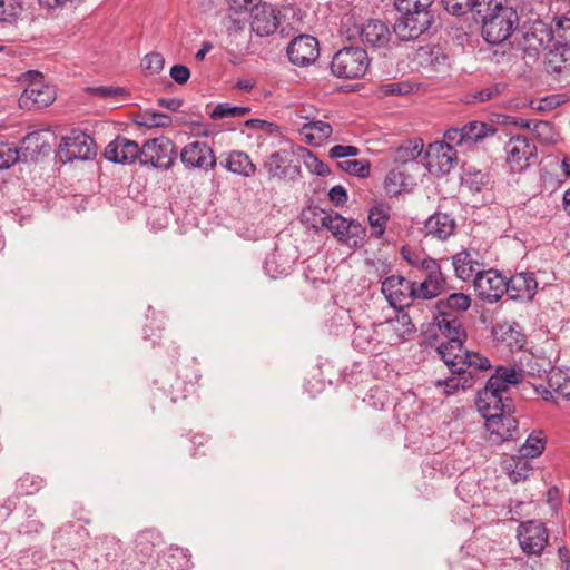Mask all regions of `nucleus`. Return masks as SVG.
I'll use <instances>...</instances> for the list:
<instances>
[{"label":"nucleus","instance_id":"nucleus-46","mask_svg":"<svg viewBox=\"0 0 570 570\" xmlns=\"http://www.w3.org/2000/svg\"><path fill=\"white\" fill-rule=\"evenodd\" d=\"M302 159L304 166L312 173L317 176H327L331 173L330 167L320 160L312 151L302 148Z\"/></svg>","mask_w":570,"mask_h":570},{"label":"nucleus","instance_id":"nucleus-52","mask_svg":"<svg viewBox=\"0 0 570 570\" xmlns=\"http://www.w3.org/2000/svg\"><path fill=\"white\" fill-rule=\"evenodd\" d=\"M434 0H395V7L399 12H410L414 10L432 11L431 7Z\"/></svg>","mask_w":570,"mask_h":570},{"label":"nucleus","instance_id":"nucleus-11","mask_svg":"<svg viewBox=\"0 0 570 570\" xmlns=\"http://www.w3.org/2000/svg\"><path fill=\"white\" fill-rule=\"evenodd\" d=\"M507 160L512 170H522L537 159V147L525 136H514L505 145Z\"/></svg>","mask_w":570,"mask_h":570},{"label":"nucleus","instance_id":"nucleus-32","mask_svg":"<svg viewBox=\"0 0 570 570\" xmlns=\"http://www.w3.org/2000/svg\"><path fill=\"white\" fill-rule=\"evenodd\" d=\"M474 383V376L472 371L464 368L461 373H452V376L438 380L435 382L436 387L444 389V394L450 395L456 392L459 389H469Z\"/></svg>","mask_w":570,"mask_h":570},{"label":"nucleus","instance_id":"nucleus-64","mask_svg":"<svg viewBox=\"0 0 570 570\" xmlns=\"http://www.w3.org/2000/svg\"><path fill=\"white\" fill-rule=\"evenodd\" d=\"M158 105L165 109L177 111L181 107V100L176 98H161L158 100Z\"/></svg>","mask_w":570,"mask_h":570},{"label":"nucleus","instance_id":"nucleus-26","mask_svg":"<svg viewBox=\"0 0 570 570\" xmlns=\"http://www.w3.org/2000/svg\"><path fill=\"white\" fill-rule=\"evenodd\" d=\"M220 164L228 171L244 177H250L256 171V166L244 151L233 150L226 155H222Z\"/></svg>","mask_w":570,"mask_h":570},{"label":"nucleus","instance_id":"nucleus-42","mask_svg":"<svg viewBox=\"0 0 570 570\" xmlns=\"http://www.w3.org/2000/svg\"><path fill=\"white\" fill-rule=\"evenodd\" d=\"M337 166L343 171L360 178H366L370 176L371 163L365 159H343L337 163Z\"/></svg>","mask_w":570,"mask_h":570},{"label":"nucleus","instance_id":"nucleus-22","mask_svg":"<svg viewBox=\"0 0 570 570\" xmlns=\"http://www.w3.org/2000/svg\"><path fill=\"white\" fill-rule=\"evenodd\" d=\"M391 344L409 340L415 333V326L407 313L400 312L394 318L381 324Z\"/></svg>","mask_w":570,"mask_h":570},{"label":"nucleus","instance_id":"nucleus-7","mask_svg":"<svg viewBox=\"0 0 570 570\" xmlns=\"http://www.w3.org/2000/svg\"><path fill=\"white\" fill-rule=\"evenodd\" d=\"M176 148L166 137L149 139L142 145L141 165H151L156 168L168 169L175 160Z\"/></svg>","mask_w":570,"mask_h":570},{"label":"nucleus","instance_id":"nucleus-34","mask_svg":"<svg viewBox=\"0 0 570 570\" xmlns=\"http://www.w3.org/2000/svg\"><path fill=\"white\" fill-rule=\"evenodd\" d=\"M332 126L328 122L316 120L303 125L301 134L308 144L321 145L332 135Z\"/></svg>","mask_w":570,"mask_h":570},{"label":"nucleus","instance_id":"nucleus-49","mask_svg":"<svg viewBox=\"0 0 570 570\" xmlns=\"http://www.w3.org/2000/svg\"><path fill=\"white\" fill-rule=\"evenodd\" d=\"M364 236V227L358 222L352 219L348 220V225H346L343 243L351 247H357L362 244Z\"/></svg>","mask_w":570,"mask_h":570},{"label":"nucleus","instance_id":"nucleus-1","mask_svg":"<svg viewBox=\"0 0 570 570\" xmlns=\"http://www.w3.org/2000/svg\"><path fill=\"white\" fill-rule=\"evenodd\" d=\"M523 380L522 371L514 367L498 366L488 380L484 389L478 393L475 405L484 419L500 412H511L512 400L508 395L511 385Z\"/></svg>","mask_w":570,"mask_h":570},{"label":"nucleus","instance_id":"nucleus-24","mask_svg":"<svg viewBox=\"0 0 570 570\" xmlns=\"http://www.w3.org/2000/svg\"><path fill=\"white\" fill-rule=\"evenodd\" d=\"M538 282L532 273H518L507 281V293L513 299H532Z\"/></svg>","mask_w":570,"mask_h":570},{"label":"nucleus","instance_id":"nucleus-29","mask_svg":"<svg viewBox=\"0 0 570 570\" xmlns=\"http://www.w3.org/2000/svg\"><path fill=\"white\" fill-rule=\"evenodd\" d=\"M161 542L160 534L155 531H144L136 540V553L141 563H153L156 560L155 548Z\"/></svg>","mask_w":570,"mask_h":570},{"label":"nucleus","instance_id":"nucleus-17","mask_svg":"<svg viewBox=\"0 0 570 570\" xmlns=\"http://www.w3.org/2000/svg\"><path fill=\"white\" fill-rule=\"evenodd\" d=\"M180 159L186 166L193 168L210 169L216 165L214 151L203 141L186 145L180 153Z\"/></svg>","mask_w":570,"mask_h":570},{"label":"nucleus","instance_id":"nucleus-20","mask_svg":"<svg viewBox=\"0 0 570 570\" xmlns=\"http://www.w3.org/2000/svg\"><path fill=\"white\" fill-rule=\"evenodd\" d=\"M361 40L364 45L373 48H385L391 40L389 27L381 20H368L358 30Z\"/></svg>","mask_w":570,"mask_h":570},{"label":"nucleus","instance_id":"nucleus-39","mask_svg":"<svg viewBox=\"0 0 570 570\" xmlns=\"http://www.w3.org/2000/svg\"><path fill=\"white\" fill-rule=\"evenodd\" d=\"M462 128L466 146L473 145L476 141L494 132V129L491 126H488L487 124L480 121H471L468 125L463 126Z\"/></svg>","mask_w":570,"mask_h":570},{"label":"nucleus","instance_id":"nucleus-43","mask_svg":"<svg viewBox=\"0 0 570 570\" xmlns=\"http://www.w3.org/2000/svg\"><path fill=\"white\" fill-rule=\"evenodd\" d=\"M285 163V151H275L265 159L263 166L271 177L282 178L286 174Z\"/></svg>","mask_w":570,"mask_h":570},{"label":"nucleus","instance_id":"nucleus-38","mask_svg":"<svg viewBox=\"0 0 570 570\" xmlns=\"http://www.w3.org/2000/svg\"><path fill=\"white\" fill-rule=\"evenodd\" d=\"M435 153L436 166L442 173H449L454 159L456 158V151L452 148L444 146L440 142L430 145L429 155Z\"/></svg>","mask_w":570,"mask_h":570},{"label":"nucleus","instance_id":"nucleus-37","mask_svg":"<svg viewBox=\"0 0 570 570\" xmlns=\"http://www.w3.org/2000/svg\"><path fill=\"white\" fill-rule=\"evenodd\" d=\"M546 448V440L541 431L532 432L519 449V454L524 458H538L542 454Z\"/></svg>","mask_w":570,"mask_h":570},{"label":"nucleus","instance_id":"nucleus-54","mask_svg":"<svg viewBox=\"0 0 570 570\" xmlns=\"http://www.w3.org/2000/svg\"><path fill=\"white\" fill-rule=\"evenodd\" d=\"M505 89V86L502 83H495L490 87H487L473 95V100H470L471 102H484L490 101L499 97L503 90Z\"/></svg>","mask_w":570,"mask_h":570},{"label":"nucleus","instance_id":"nucleus-61","mask_svg":"<svg viewBox=\"0 0 570 570\" xmlns=\"http://www.w3.org/2000/svg\"><path fill=\"white\" fill-rule=\"evenodd\" d=\"M330 200L335 205H344L347 202V193L341 185H336L328 191Z\"/></svg>","mask_w":570,"mask_h":570},{"label":"nucleus","instance_id":"nucleus-3","mask_svg":"<svg viewBox=\"0 0 570 570\" xmlns=\"http://www.w3.org/2000/svg\"><path fill=\"white\" fill-rule=\"evenodd\" d=\"M436 352L451 373H461L464 368L483 371L491 366L487 357L479 353L464 351L462 341L459 340L442 342Z\"/></svg>","mask_w":570,"mask_h":570},{"label":"nucleus","instance_id":"nucleus-15","mask_svg":"<svg viewBox=\"0 0 570 570\" xmlns=\"http://www.w3.org/2000/svg\"><path fill=\"white\" fill-rule=\"evenodd\" d=\"M318 55V41L308 35H301L294 38L287 47L289 61L299 67L313 63Z\"/></svg>","mask_w":570,"mask_h":570},{"label":"nucleus","instance_id":"nucleus-30","mask_svg":"<svg viewBox=\"0 0 570 570\" xmlns=\"http://www.w3.org/2000/svg\"><path fill=\"white\" fill-rule=\"evenodd\" d=\"M435 323L441 333L448 338V341L459 340L462 341L464 331L461 322L458 317L448 311H441L435 316Z\"/></svg>","mask_w":570,"mask_h":570},{"label":"nucleus","instance_id":"nucleus-48","mask_svg":"<svg viewBox=\"0 0 570 570\" xmlns=\"http://www.w3.org/2000/svg\"><path fill=\"white\" fill-rule=\"evenodd\" d=\"M374 340V330L368 327H356L353 333L352 343L361 352L371 351Z\"/></svg>","mask_w":570,"mask_h":570},{"label":"nucleus","instance_id":"nucleus-45","mask_svg":"<svg viewBox=\"0 0 570 570\" xmlns=\"http://www.w3.org/2000/svg\"><path fill=\"white\" fill-rule=\"evenodd\" d=\"M248 107L230 106L229 104H218L210 112L213 120L223 118H237L249 114Z\"/></svg>","mask_w":570,"mask_h":570},{"label":"nucleus","instance_id":"nucleus-55","mask_svg":"<svg viewBox=\"0 0 570 570\" xmlns=\"http://www.w3.org/2000/svg\"><path fill=\"white\" fill-rule=\"evenodd\" d=\"M441 144L452 148L453 150L456 146L466 145L463 128H451L446 130L444 134V140Z\"/></svg>","mask_w":570,"mask_h":570},{"label":"nucleus","instance_id":"nucleus-62","mask_svg":"<svg viewBox=\"0 0 570 570\" xmlns=\"http://www.w3.org/2000/svg\"><path fill=\"white\" fill-rule=\"evenodd\" d=\"M534 131L538 136L543 137L547 140H551L552 126L548 121H539L534 125Z\"/></svg>","mask_w":570,"mask_h":570},{"label":"nucleus","instance_id":"nucleus-36","mask_svg":"<svg viewBox=\"0 0 570 570\" xmlns=\"http://www.w3.org/2000/svg\"><path fill=\"white\" fill-rule=\"evenodd\" d=\"M548 386L560 397L570 399V372L552 370L548 377Z\"/></svg>","mask_w":570,"mask_h":570},{"label":"nucleus","instance_id":"nucleus-63","mask_svg":"<svg viewBox=\"0 0 570 570\" xmlns=\"http://www.w3.org/2000/svg\"><path fill=\"white\" fill-rule=\"evenodd\" d=\"M407 85L405 83H387L382 87L385 95H401L407 92Z\"/></svg>","mask_w":570,"mask_h":570},{"label":"nucleus","instance_id":"nucleus-28","mask_svg":"<svg viewBox=\"0 0 570 570\" xmlns=\"http://www.w3.org/2000/svg\"><path fill=\"white\" fill-rule=\"evenodd\" d=\"M494 338L507 345L511 351L521 350L525 337L517 323L503 322L493 328Z\"/></svg>","mask_w":570,"mask_h":570},{"label":"nucleus","instance_id":"nucleus-23","mask_svg":"<svg viewBox=\"0 0 570 570\" xmlns=\"http://www.w3.org/2000/svg\"><path fill=\"white\" fill-rule=\"evenodd\" d=\"M423 274L425 277L419 285L414 282L415 299H431L440 295L445 285L440 265Z\"/></svg>","mask_w":570,"mask_h":570},{"label":"nucleus","instance_id":"nucleus-4","mask_svg":"<svg viewBox=\"0 0 570 570\" xmlns=\"http://www.w3.org/2000/svg\"><path fill=\"white\" fill-rule=\"evenodd\" d=\"M370 59L365 49L361 47H344L332 59L331 70L338 78L356 79L365 75Z\"/></svg>","mask_w":570,"mask_h":570},{"label":"nucleus","instance_id":"nucleus-53","mask_svg":"<svg viewBox=\"0 0 570 570\" xmlns=\"http://www.w3.org/2000/svg\"><path fill=\"white\" fill-rule=\"evenodd\" d=\"M90 91H91V94L99 96L101 98H105V99L112 98L116 100H120V99H125L127 96V91L125 88L114 87V86H109V87L100 86V87L91 88Z\"/></svg>","mask_w":570,"mask_h":570},{"label":"nucleus","instance_id":"nucleus-13","mask_svg":"<svg viewBox=\"0 0 570 570\" xmlns=\"http://www.w3.org/2000/svg\"><path fill=\"white\" fill-rule=\"evenodd\" d=\"M476 295L489 303L498 302L507 293V281L497 271H483L473 282Z\"/></svg>","mask_w":570,"mask_h":570},{"label":"nucleus","instance_id":"nucleus-50","mask_svg":"<svg viewBox=\"0 0 570 570\" xmlns=\"http://www.w3.org/2000/svg\"><path fill=\"white\" fill-rule=\"evenodd\" d=\"M21 155L17 147L9 142H0V170L8 169L21 161Z\"/></svg>","mask_w":570,"mask_h":570},{"label":"nucleus","instance_id":"nucleus-18","mask_svg":"<svg viewBox=\"0 0 570 570\" xmlns=\"http://www.w3.org/2000/svg\"><path fill=\"white\" fill-rule=\"evenodd\" d=\"M51 137L52 134L49 130H36L27 135L21 140V146L18 148L21 155V161H32L39 155L49 153L51 148Z\"/></svg>","mask_w":570,"mask_h":570},{"label":"nucleus","instance_id":"nucleus-9","mask_svg":"<svg viewBox=\"0 0 570 570\" xmlns=\"http://www.w3.org/2000/svg\"><path fill=\"white\" fill-rule=\"evenodd\" d=\"M381 291L390 305L395 308L409 306L415 299L414 282L400 275L386 277L382 282Z\"/></svg>","mask_w":570,"mask_h":570},{"label":"nucleus","instance_id":"nucleus-25","mask_svg":"<svg viewBox=\"0 0 570 570\" xmlns=\"http://www.w3.org/2000/svg\"><path fill=\"white\" fill-rule=\"evenodd\" d=\"M24 7L21 0H0V29L13 33L22 20Z\"/></svg>","mask_w":570,"mask_h":570},{"label":"nucleus","instance_id":"nucleus-58","mask_svg":"<svg viewBox=\"0 0 570 570\" xmlns=\"http://www.w3.org/2000/svg\"><path fill=\"white\" fill-rule=\"evenodd\" d=\"M543 8V3L540 1H534L533 3L531 1L522 2L520 7L521 16H524L528 22H534L539 20L540 17L538 9L542 10Z\"/></svg>","mask_w":570,"mask_h":570},{"label":"nucleus","instance_id":"nucleus-59","mask_svg":"<svg viewBox=\"0 0 570 570\" xmlns=\"http://www.w3.org/2000/svg\"><path fill=\"white\" fill-rule=\"evenodd\" d=\"M403 183V175L400 171L391 170L385 177V189L389 194L396 195L400 193V186Z\"/></svg>","mask_w":570,"mask_h":570},{"label":"nucleus","instance_id":"nucleus-60","mask_svg":"<svg viewBox=\"0 0 570 570\" xmlns=\"http://www.w3.org/2000/svg\"><path fill=\"white\" fill-rule=\"evenodd\" d=\"M169 75L177 83L184 85L190 78V70L184 65H174Z\"/></svg>","mask_w":570,"mask_h":570},{"label":"nucleus","instance_id":"nucleus-57","mask_svg":"<svg viewBox=\"0 0 570 570\" xmlns=\"http://www.w3.org/2000/svg\"><path fill=\"white\" fill-rule=\"evenodd\" d=\"M360 154V149L355 146H351V145H335L333 146L330 151H328V155L330 157L334 158V159H346L348 157H355Z\"/></svg>","mask_w":570,"mask_h":570},{"label":"nucleus","instance_id":"nucleus-40","mask_svg":"<svg viewBox=\"0 0 570 570\" xmlns=\"http://www.w3.org/2000/svg\"><path fill=\"white\" fill-rule=\"evenodd\" d=\"M471 305V298L463 293H453L445 301L438 302V309L453 312H465Z\"/></svg>","mask_w":570,"mask_h":570},{"label":"nucleus","instance_id":"nucleus-27","mask_svg":"<svg viewBox=\"0 0 570 570\" xmlns=\"http://www.w3.org/2000/svg\"><path fill=\"white\" fill-rule=\"evenodd\" d=\"M424 227L426 235L439 240H445L453 235L456 228V223L448 214L435 213L426 219Z\"/></svg>","mask_w":570,"mask_h":570},{"label":"nucleus","instance_id":"nucleus-2","mask_svg":"<svg viewBox=\"0 0 570 570\" xmlns=\"http://www.w3.org/2000/svg\"><path fill=\"white\" fill-rule=\"evenodd\" d=\"M475 18L482 21L483 39L492 45L505 41L520 22L517 9L503 0H479Z\"/></svg>","mask_w":570,"mask_h":570},{"label":"nucleus","instance_id":"nucleus-41","mask_svg":"<svg viewBox=\"0 0 570 570\" xmlns=\"http://www.w3.org/2000/svg\"><path fill=\"white\" fill-rule=\"evenodd\" d=\"M423 141L409 140L395 150V160L402 164L415 160L423 151Z\"/></svg>","mask_w":570,"mask_h":570},{"label":"nucleus","instance_id":"nucleus-12","mask_svg":"<svg viewBox=\"0 0 570 570\" xmlns=\"http://www.w3.org/2000/svg\"><path fill=\"white\" fill-rule=\"evenodd\" d=\"M484 420L488 440L491 443L500 444L512 440L518 433V421L511 412L494 413Z\"/></svg>","mask_w":570,"mask_h":570},{"label":"nucleus","instance_id":"nucleus-35","mask_svg":"<svg viewBox=\"0 0 570 570\" xmlns=\"http://www.w3.org/2000/svg\"><path fill=\"white\" fill-rule=\"evenodd\" d=\"M401 255L403 259L406 261L412 267L416 268L422 273L429 269H433L435 266L439 265V263L434 258H431L424 253L414 250L407 246L402 247Z\"/></svg>","mask_w":570,"mask_h":570},{"label":"nucleus","instance_id":"nucleus-56","mask_svg":"<svg viewBox=\"0 0 570 570\" xmlns=\"http://www.w3.org/2000/svg\"><path fill=\"white\" fill-rule=\"evenodd\" d=\"M165 65L164 57L158 52H150L145 56L142 66L150 73H158Z\"/></svg>","mask_w":570,"mask_h":570},{"label":"nucleus","instance_id":"nucleus-47","mask_svg":"<svg viewBox=\"0 0 570 570\" xmlns=\"http://www.w3.org/2000/svg\"><path fill=\"white\" fill-rule=\"evenodd\" d=\"M479 0H442L445 10L453 16H463L471 11L476 14Z\"/></svg>","mask_w":570,"mask_h":570},{"label":"nucleus","instance_id":"nucleus-16","mask_svg":"<svg viewBox=\"0 0 570 570\" xmlns=\"http://www.w3.org/2000/svg\"><path fill=\"white\" fill-rule=\"evenodd\" d=\"M141 153L142 146L140 147L136 141L119 136L107 145L105 157L117 164H132L136 160L140 161Z\"/></svg>","mask_w":570,"mask_h":570},{"label":"nucleus","instance_id":"nucleus-6","mask_svg":"<svg viewBox=\"0 0 570 570\" xmlns=\"http://www.w3.org/2000/svg\"><path fill=\"white\" fill-rule=\"evenodd\" d=\"M28 86L19 98V106L24 109H40L49 106L56 99V91L43 82L42 75L30 71L27 75Z\"/></svg>","mask_w":570,"mask_h":570},{"label":"nucleus","instance_id":"nucleus-5","mask_svg":"<svg viewBox=\"0 0 570 570\" xmlns=\"http://www.w3.org/2000/svg\"><path fill=\"white\" fill-rule=\"evenodd\" d=\"M402 16L395 21L393 30L401 41H412L424 33L433 23V11L401 12Z\"/></svg>","mask_w":570,"mask_h":570},{"label":"nucleus","instance_id":"nucleus-19","mask_svg":"<svg viewBox=\"0 0 570 570\" xmlns=\"http://www.w3.org/2000/svg\"><path fill=\"white\" fill-rule=\"evenodd\" d=\"M279 23L276 9L272 4L259 3L252 9V30L261 36L272 35Z\"/></svg>","mask_w":570,"mask_h":570},{"label":"nucleus","instance_id":"nucleus-10","mask_svg":"<svg viewBox=\"0 0 570 570\" xmlns=\"http://www.w3.org/2000/svg\"><path fill=\"white\" fill-rule=\"evenodd\" d=\"M518 540L523 552L540 556L548 543V532L542 522L529 520L518 527Z\"/></svg>","mask_w":570,"mask_h":570},{"label":"nucleus","instance_id":"nucleus-51","mask_svg":"<svg viewBox=\"0 0 570 570\" xmlns=\"http://www.w3.org/2000/svg\"><path fill=\"white\" fill-rule=\"evenodd\" d=\"M552 37L564 46H570V18L561 17L556 20Z\"/></svg>","mask_w":570,"mask_h":570},{"label":"nucleus","instance_id":"nucleus-14","mask_svg":"<svg viewBox=\"0 0 570 570\" xmlns=\"http://www.w3.org/2000/svg\"><path fill=\"white\" fill-rule=\"evenodd\" d=\"M452 265L458 278L462 281L476 279L484 271V264L479 250L465 248L452 257Z\"/></svg>","mask_w":570,"mask_h":570},{"label":"nucleus","instance_id":"nucleus-33","mask_svg":"<svg viewBox=\"0 0 570 570\" xmlns=\"http://www.w3.org/2000/svg\"><path fill=\"white\" fill-rule=\"evenodd\" d=\"M503 469L507 472L509 479L513 483L527 480L532 471L530 462L522 458L520 454L507 459L503 463Z\"/></svg>","mask_w":570,"mask_h":570},{"label":"nucleus","instance_id":"nucleus-21","mask_svg":"<svg viewBox=\"0 0 570 570\" xmlns=\"http://www.w3.org/2000/svg\"><path fill=\"white\" fill-rule=\"evenodd\" d=\"M309 214L313 216L314 227H318L320 224L321 227L328 229L340 242L343 243L346 225H348V219L342 217L338 214L333 216L318 208H308L306 212H304V216L307 220L311 219L308 216Z\"/></svg>","mask_w":570,"mask_h":570},{"label":"nucleus","instance_id":"nucleus-31","mask_svg":"<svg viewBox=\"0 0 570 570\" xmlns=\"http://www.w3.org/2000/svg\"><path fill=\"white\" fill-rule=\"evenodd\" d=\"M390 216L391 207L387 204L381 203L371 207L367 219L372 229V236L381 238L384 235Z\"/></svg>","mask_w":570,"mask_h":570},{"label":"nucleus","instance_id":"nucleus-44","mask_svg":"<svg viewBox=\"0 0 570 570\" xmlns=\"http://www.w3.org/2000/svg\"><path fill=\"white\" fill-rule=\"evenodd\" d=\"M137 122L149 128L168 127L171 124V117L155 110H145L139 115Z\"/></svg>","mask_w":570,"mask_h":570},{"label":"nucleus","instance_id":"nucleus-8","mask_svg":"<svg viewBox=\"0 0 570 570\" xmlns=\"http://www.w3.org/2000/svg\"><path fill=\"white\" fill-rule=\"evenodd\" d=\"M59 154L67 161L88 160L96 156V146L90 136L80 130H72L62 139Z\"/></svg>","mask_w":570,"mask_h":570}]
</instances>
